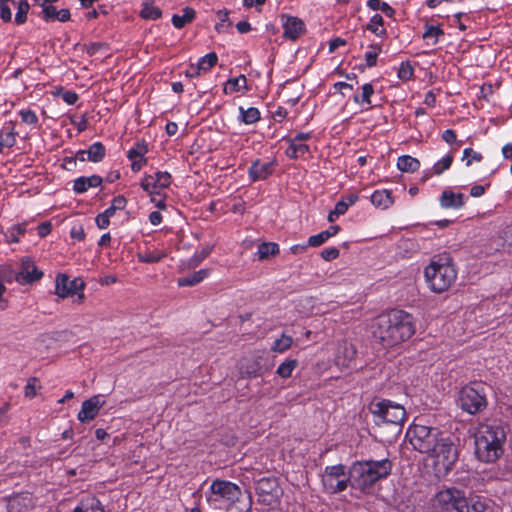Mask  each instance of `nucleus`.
Returning a JSON list of instances; mask_svg holds the SVG:
<instances>
[{"label":"nucleus","instance_id":"6e6552de","mask_svg":"<svg viewBox=\"0 0 512 512\" xmlns=\"http://www.w3.org/2000/svg\"><path fill=\"white\" fill-rule=\"evenodd\" d=\"M370 411L377 425L386 423L400 428L406 418V411L402 405L386 399L372 402Z\"/></svg>","mask_w":512,"mask_h":512},{"label":"nucleus","instance_id":"0eeeda50","mask_svg":"<svg viewBox=\"0 0 512 512\" xmlns=\"http://www.w3.org/2000/svg\"><path fill=\"white\" fill-rule=\"evenodd\" d=\"M242 492L240 487L227 480H214L208 492H206V500L210 507L222 510L229 508L235 503H239Z\"/></svg>","mask_w":512,"mask_h":512},{"label":"nucleus","instance_id":"c756f323","mask_svg":"<svg viewBox=\"0 0 512 512\" xmlns=\"http://www.w3.org/2000/svg\"><path fill=\"white\" fill-rule=\"evenodd\" d=\"M239 116L238 120L246 125H252L258 122L261 118L260 111L256 107H249L245 109L244 107H239Z\"/></svg>","mask_w":512,"mask_h":512},{"label":"nucleus","instance_id":"e2e57ef3","mask_svg":"<svg viewBox=\"0 0 512 512\" xmlns=\"http://www.w3.org/2000/svg\"><path fill=\"white\" fill-rule=\"evenodd\" d=\"M489 185H474L470 189V195L472 197H481Z\"/></svg>","mask_w":512,"mask_h":512},{"label":"nucleus","instance_id":"ea45409f","mask_svg":"<svg viewBox=\"0 0 512 512\" xmlns=\"http://www.w3.org/2000/svg\"><path fill=\"white\" fill-rule=\"evenodd\" d=\"M240 371L242 374H246L249 377H256L260 372V363L254 359L247 360L245 363L241 364Z\"/></svg>","mask_w":512,"mask_h":512},{"label":"nucleus","instance_id":"09e8293b","mask_svg":"<svg viewBox=\"0 0 512 512\" xmlns=\"http://www.w3.org/2000/svg\"><path fill=\"white\" fill-rule=\"evenodd\" d=\"M165 257L162 252H148L143 255H139V260L144 263H156L161 261Z\"/></svg>","mask_w":512,"mask_h":512},{"label":"nucleus","instance_id":"7c9ffc66","mask_svg":"<svg viewBox=\"0 0 512 512\" xmlns=\"http://www.w3.org/2000/svg\"><path fill=\"white\" fill-rule=\"evenodd\" d=\"M12 6L17 9L14 21L17 25H22L27 21L30 10V4L27 0H13Z\"/></svg>","mask_w":512,"mask_h":512},{"label":"nucleus","instance_id":"ddd939ff","mask_svg":"<svg viewBox=\"0 0 512 512\" xmlns=\"http://www.w3.org/2000/svg\"><path fill=\"white\" fill-rule=\"evenodd\" d=\"M43 271L39 270L30 257H23L20 260V270L16 274V280L20 284H31L43 277Z\"/></svg>","mask_w":512,"mask_h":512},{"label":"nucleus","instance_id":"1a4fd4ad","mask_svg":"<svg viewBox=\"0 0 512 512\" xmlns=\"http://www.w3.org/2000/svg\"><path fill=\"white\" fill-rule=\"evenodd\" d=\"M458 402L463 411L474 415L487 406L484 388L480 383L463 387L459 392Z\"/></svg>","mask_w":512,"mask_h":512},{"label":"nucleus","instance_id":"412c9836","mask_svg":"<svg viewBox=\"0 0 512 512\" xmlns=\"http://www.w3.org/2000/svg\"><path fill=\"white\" fill-rule=\"evenodd\" d=\"M103 182V179L99 175L81 176L74 180L73 191L76 194H83L90 188H97Z\"/></svg>","mask_w":512,"mask_h":512},{"label":"nucleus","instance_id":"37998d69","mask_svg":"<svg viewBox=\"0 0 512 512\" xmlns=\"http://www.w3.org/2000/svg\"><path fill=\"white\" fill-rule=\"evenodd\" d=\"M482 159V154L472 148H465L463 150L462 161L466 166H471L473 163H479Z\"/></svg>","mask_w":512,"mask_h":512},{"label":"nucleus","instance_id":"393cba45","mask_svg":"<svg viewBox=\"0 0 512 512\" xmlns=\"http://www.w3.org/2000/svg\"><path fill=\"white\" fill-rule=\"evenodd\" d=\"M209 275V269H200L190 275L180 277L177 284L180 287L194 286L202 282Z\"/></svg>","mask_w":512,"mask_h":512},{"label":"nucleus","instance_id":"79ce46f5","mask_svg":"<svg viewBox=\"0 0 512 512\" xmlns=\"http://www.w3.org/2000/svg\"><path fill=\"white\" fill-rule=\"evenodd\" d=\"M453 162V156L451 154L445 155L439 161H437L433 167L432 172L435 175H441L444 171L448 170Z\"/></svg>","mask_w":512,"mask_h":512},{"label":"nucleus","instance_id":"2f4dec72","mask_svg":"<svg viewBox=\"0 0 512 512\" xmlns=\"http://www.w3.org/2000/svg\"><path fill=\"white\" fill-rule=\"evenodd\" d=\"M279 253V246L274 242H264L258 246L257 257L259 260H266Z\"/></svg>","mask_w":512,"mask_h":512},{"label":"nucleus","instance_id":"4d7b16f0","mask_svg":"<svg viewBox=\"0 0 512 512\" xmlns=\"http://www.w3.org/2000/svg\"><path fill=\"white\" fill-rule=\"evenodd\" d=\"M150 195H151V202L154 203L158 209H160V210L166 209L165 195H162L160 193V191H155L154 194H150Z\"/></svg>","mask_w":512,"mask_h":512},{"label":"nucleus","instance_id":"7ed1b4c3","mask_svg":"<svg viewBox=\"0 0 512 512\" xmlns=\"http://www.w3.org/2000/svg\"><path fill=\"white\" fill-rule=\"evenodd\" d=\"M427 286L435 293L447 291L457 278V270L449 254L434 256L424 269Z\"/></svg>","mask_w":512,"mask_h":512},{"label":"nucleus","instance_id":"58836bf2","mask_svg":"<svg viewBox=\"0 0 512 512\" xmlns=\"http://www.w3.org/2000/svg\"><path fill=\"white\" fill-rule=\"evenodd\" d=\"M218 56L215 52L208 53L198 60L197 65L199 66L202 73L210 71V69L216 65Z\"/></svg>","mask_w":512,"mask_h":512},{"label":"nucleus","instance_id":"4c0bfd02","mask_svg":"<svg viewBox=\"0 0 512 512\" xmlns=\"http://www.w3.org/2000/svg\"><path fill=\"white\" fill-rule=\"evenodd\" d=\"M297 365L298 361L296 359H287L278 366L276 373L281 378H288Z\"/></svg>","mask_w":512,"mask_h":512},{"label":"nucleus","instance_id":"c85d7f7f","mask_svg":"<svg viewBox=\"0 0 512 512\" xmlns=\"http://www.w3.org/2000/svg\"><path fill=\"white\" fill-rule=\"evenodd\" d=\"M289 147L286 150V156L291 159H296L300 156H304L310 152V148L307 144L294 141L293 139H287Z\"/></svg>","mask_w":512,"mask_h":512},{"label":"nucleus","instance_id":"4be33fe9","mask_svg":"<svg viewBox=\"0 0 512 512\" xmlns=\"http://www.w3.org/2000/svg\"><path fill=\"white\" fill-rule=\"evenodd\" d=\"M72 512H105V510L98 498L87 496L79 501Z\"/></svg>","mask_w":512,"mask_h":512},{"label":"nucleus","instance_id":"5701e85b","mask_svg":"<svg viewBox=\"0 0 512 512\" xmlns=\"http://www.w3.org/2000/svg\"><path fill=\"white\" fill-rule=\"evenodd\" d=\"M370 199L375 207L382 210H386L394 204L392 192L386 189L374 191Z\"/></svg>","mask_w":512,"mask_h":512},{"label":"nucleus","instance_id":"052dcab7","mask_svg":"<svg viewBox=\"0 0 512 512\" xmlns=\"http://www.w3.org/2000/svg\"><path fill=\"white\" fill-rule=\"evenodd\" d=\"M36 384H37L36 378L29 379L27 385L24 388V393H25L26 397L33 398L36 395Z\"/></svg>","mask_w":512,"mask_h":512},{"label":"nucleus","instance_id":"6ab92c4d","mask_svg":"<svg viewBox=\"0 0 512 512\" xmlns=\"http://www.w3.org/2000/svg\"><path fill=\"white\" fill-rule=\"evenodd\" d=\"M468 197L462 193H456L450 189H445L439 199L440 206L444 209L462 208L467 201Z\"/></svg>","mask_w":512,"mask_h":512},{"label":"nucleus","instance_id":"b1692460","mask_svg":"<svg viewBox=\"0 0 512 512\" xmlns=\"http://www.w3.org/2000/svg\"><path fill=\"white\" fill-rule=\"evenodd\" d=\"M32 505V498L29 494H22L13 497L8 503L9 512H26Z\"/></svg>","mask_w":512,"mask_h":512},{"label":"nucleus","instance_id":"774afa93","mask_svg":"<svg viewBox=\"0 0 512 512\" xmlns=\"http://www.w3.org/2000/svg\"><path fill=\"white\" fill-rule=\"evenodd\" d=\"M359 199L358 194L350 193L342 197V201L347 204L348 207L354 205Z\"/></svg>","mask_w":512,"mask_h":512},{"label":"nucleus","instance_id":"de8ad7c7","mask_svg":"<svg viewBox=\"0 0 512 512\" xmlns=\"http://www.w3.org/2000/svg\"><path fill=\"white\" fill-rule=\"evenodd\" d=\"M414 73L413 67L408 62L401 63L399 69H398V77L403 80L407 81L412 78Z\"/></svg>","mask_w":512,"mask_h":512},{"label":"nucleus","instance_id":"39448f33","mask_svg":"<svg viewBox=\"0 0 512 512\" xmlns=\"http://www.w3.org/2000/svg\"><path fill=\"white\" fill-rule=\"evenodd\" d=\"M392 467V462L387 458L356 462L351 468L352 483L355 487L365 491L377 481L388 477Z\"/></svg>","mask_w":512,"mask_h":512},{"label":"nucleus","instance_id":"49530a36","mask_svg":"<svg viewBox=\"0 0 512 512\" xmlns=\"http://www.w3.org/2000/svg\"><path fill=\"white\" fill-rule=\"evenodd\" d=\"M22 122L28 125H36L38 123V117L33 110L22 109L18 112Z\"/></svg>","mask_w":512,"mask_h":512},{"label":"nucleus","instance_id":"f3484780","mask_svg":"<svg viewBox=\"0 0 512 512\" xmlns=\"http://www.w3.org/2000/svg\"><path fill=\"white\" fill-rule=\"evenodd\" d=\"M148 152V146L144 141L137 142L128 153L127 157L131 161V170L133 172H139L141 168L146 165L147 159L145 158Z\"/></svg>","mask_w":512,"mask_h":512},{"label":"nucleus","instance_id":"3c124183","mask_svg":"<svg viewBox=\"0 0 512 512\" xmlns=\"http://www.w3.org/2000/svg\"><path fill=\"white\" fill-rule=\"evenodd\" d=\"M58 10L52 4L44 12L39 13V17L45 22H53L56 20Z\"/></svg>","mask_w":512,"mask_h":512},{"label":"nucleus","instance_id":"603ef678","mask_svg":"<svg viewBox=\"0 0 512 512\" xmlns=\"http://www.w3.org/2000/svg\"><path fill=\"white\" fill-rule=\"evenodd\" d=\"M327 240H328L327 235L325 234L324 231H322L316 235L310 236L308 238V245L311 247H318V246L322 245L323 243H325Z\"/></svg>","mask_w":512,"mask_h":512},{"label":"nucleus","instance_id":"a18cd8bd","mask_svg":"<svg viewBox=\"0 0 512 512\" xmlns=\"http://www.w3.org/2000/svg\"><path fill=\"white\" fill-rule=\"evenodd\" d=\"M13 0H0V18L3 22L8 23L12 20V11L10 5Z\"/></svg>","mask_w":512,"mask_h":512},{"label":"nucleus","instance_id":"680f3d73","mask_svg":"<svg viewBox=\"0 0 512 512\" xmlns=\"http://www.w3.org/2000/svg\"><path fill=\"white\" fill-rule=\"evenodd\" d=\"M70 236L74 240L82 241L85 238V231L82 225L73 226L70 231Z\"/></svg>","mask_w":512,"mask_h":512},{"label":"nucleus","instance_id":"473e14b6","mask_svg":"<svg viewBox=\"0 0 512 512\" xmlns=\"http://www.w3.org/2000/svg\"><path fill=\"white\" fill-rule=\"evenodd\" d=\"M140 16L145 20H157L162 16V11L152 2H143Z\"/></svg>","mask_w":512,"mask_h":512},{"label":"nucleus","instance_id":"cd10ccee","mask_svg":"<svg viewBox=\"0 0 512 512\" xmlns=\"http://www.w3.org/2000/svg\"><path fill=\"white\" fill-rule=\"evenodd\" d=\"M397 168L405 173H413L420 168V161L410 155H402L397 159Z\"/></svg>","mask_w":512,"mask_h":512},{"label":"nucleus","instance_id":"f03ea898","mask_svg":"<svg viewBox=\"0 0 512 512\" xmlns=\"http://www.w3.org/2000/svg\"><path fill=\"white\" fill-rule=\"evenodd\" d=\"M415 322L411 314L404 310L392 309L373 319V337L385 348L395 347L412 337Z\"/></svg>","mask_w":512,"mask_h":512},{"label":"nucleus","instance_id":"2eb2a0df","mask_svg":"<svg viewBox=\"0 0 512 512\" xmlns=\"http://www.w3.org/2000/svg\"><path fill=\"white\" fill-rule=\"evenodd\" d=\"M171 184V175L167 171H158L155 175H145L141 182V188L149 194H154L158 189L167 188Z\"/></svg>","mask_w":512,"mask_h":512},{"label":"nucleus","instance_id":"c03bdc74","mask_svg":"<svg viewBox=\"0 0 512 512\" xmlns=\"http://www.w3.org/2000/svg\"><path fill=\"white\" fill-rule=\"evenodd\" d=\"M381 52L379 45H371L369 50L365 53V61L367 67H374L377 63V57Z\"/></svg>","mask_w":512,"mask_h":512},{"label":"nucleus","instance_id":"6e6d98bb","mask_svg":"<svg viewBox=\"0 0 512 512\" xmlns=\"http://www.w3.org/2000/svg\"><path fill=\"white\" fill-rule=\"evenodd\" d=\"M1 139L2 140L0 141V143H3V147L6 146L10 148L14 146L16 143V133L13 130H11L9 132L2 134Z\"/></svg>","mask_w":512,"mask_h":512},{"label":"nucleus","instance_id":"aec40b11","mask_svg":"<svg viewBox=\"0 0 512 512\" xmlns=\"http://www.w3.org/2000/svg\"><path fill=\"white\" fill-rule=\"evenodd\" d=\"M374 93L373 85L371 83H365L354 94L353 101L355 104L359 105L363 111H368L373 107L371 97Z\"/></svg>","mask_w":512,"mask_h":512},{"label":"nucleus","instance_id":"338daca9","mask_svg":"<svg viewBox=\"0 0 512 512\" xmlns=\"http://www.w3.org/2000/svg\"><path fill=\"white\" fill-rule=\"evenodd\" d=\"M210 253L209 249L203 250L201 254H196L193 258L190 260V266H196L198 265L203 259H205L208 254Z\"/></svg>","mask_w":512,"mask_h":512},{"label":"nucleus","instance_id":"9d476101","mask_svg":"<svg viewBox=\"0 0 512 512\" xmlns=\"http://www.w3.org/2000/svg\"><path fill=\"white\" fill-rule=\"evenodd\" d=\"M351 476L346 473L345 466L342 464L327 466L321 475V482L326 493L336 494L344 491L349 483Z\"/></svg>","mask_w":512,"mask_h":512},{"label":"nucleus","instance_id":"f704fd0d","mask_svg":"<svg viewBox=\"0 0 512 512\" xmlns=\"http://www.w3.org/2000/svg\"><path fill=\"white\" fill-rule=\"evenodd\" d=\"M384 20L380 14H375L371 17L367 24V29L374 33L376 36L383 37L386 35V29L383 27Z\"/></svg>","mask_w":512,"mask_h":512},{"label":"nucleus","instance_id":"bf43d9fd","mask_svg":"<svg viewBox=\"0 0 512 512\" xmlns=\"http://www.w3.org/2000/svg\"><path fill=\"white\" fill-rule=\"evenodd\" d=\"M111 216L107 215L105 212L98 214L95 218L96 225L99 229H105L110 225Z\"/></svg>","mask_w":512,"mask_h":512},{"label":"nucleus","instance_id":"bb28decb","mask_svg":"<svg viewBox=\"0 0 512 512\" xmlns=\"http://www.w3.org/2000/svg\"><path fill=\"white\" fill-rule=\"evenodd\" d=\"M196 12L191 7H185L182 9L181 14H174L172 16V24L175 28L181 29L186 24L192 22L195 18Z\"/></svg>","mask_w":512,"mask_h":512},{"label":"nucleus","instance_id":"f257e3e1","mask_svg":"<svg viewBox=\"0 0 512 512\" xmlns=\"http://www.w3.org/2000/svg\"><path fill=\"white\" fill-rule=\"evenodd\" d=\"M406 437L414 450L433 459L437 474L446 475L452 470L458 459L457 448L438 428L413 424Z\"/></svg>","mask_w":512,"mask_h":512},{"label":"nucleus","instance_id":"f8f14e48","mask_svg":"<svg viewBox=\"0 0 512 512\" xmlns=\"http://www.w3.org/2000/svg\"><path fill=\"white\" fill-rule=\"evenodd\" d=\"M85 283L80 278L70 281L66 274H58L55 281V294L64 299L70 295H74L82 291Z\"/></svg>","mask_w":512,"mask_h":512},{"label":"nucleus","instance_id":"dca6fc26","mask_svg":"<svg viewBox=\"0 0 512 512\" xmlns=\"http://www.w3.org/2000/svg\"><path fill=\"white\" fill-rule=\"evenodd\" d=\"M105 401L100 395H95L82 403L81 410L78 412L77 418L81 423L92 421L104 406Z\"/></svg>","mask_w":512,"mask_h":512},{"label":"nucleus","instance_id":"72a5a7b5","mask_svg":"<svg viewBox=\"0 0 512 512\" xmlns=\"http://www.w3.org/2000/svg\"><path fill=\"white\" fill-rule=\"evenodd\" d=\"M105 154V146L101 142H95L87 150V160L98 163L103 160Z\"/></svg>","mask_w":512,"mask_h":512},{"label":"nucleus","instance_id":"a19ab883","mask_svg":"<svg viewBox=\"0 0 512 512\" xmlns=\"http://www.w3.org/2000/svg\"><path fill=\"white\" fill-rule=\"evenodd\" d=\"M126 205V198L122 195H119L113 198L111 205L104 212L107 215L113 217L117 211L124 210Z\"/></svg>","mask_w":512,"mask_h":512},{"label":"nucleus","instance_id":"20e7f679","mask_svg":"<svg viewBox=\"0 0 512 512\" xmlns=\"http://www.w3.org/2000/svg\"><path fill=\"white\" fill-rule=\"evenodd\" d=\"M506 435L496 424H480L475 435L476 454L479 460L494 462L503 453Z\"/></svg>","mask_w":512,"mask_h":512},{"label":"nucleus","instance_id":"4468645a","mask_svg":"<svg viewBox=\"0 0 512 512\" xmlns=\"http://www.w3.org/2000/svg\"><path fill=\"white\" fill-rule=\"evenodd\" d=\"M277 165L278 163L275 159H256L252 162L251 166L248 169V177L252 182L266 180L274 173Z\"/></svg>","mask_w":512,"mask_h":512},{"label":"nucleus","instance_id":"a211bd4d","mask_svg":"<svg viewBox=\"0 0 512 512\" xmlns=\"http://www.w3.org/2000/svg\"><path fill=\"white\" fill-rule=\"evenodd\" d=\"M283 36L285 38L296 40L304 32V23L297 17L282 16Z\"/></svg>","mask_w":512,"mask_h":512},{"label":"nucleus","instance_id":"864d4df0","mask_svg":"<svg viewBox=\"0 0 512 512\" xmlns=\"http://www.w3.org/2000/svg\"><path fill=\"white\" fill-rule=\"evenodd\" d=\"M342 349H343V353H344V356H345L347 362H345V361L340 362V360H338V361L343 366H349V362L352 361L355 357V354H356L355 348L351 344H344ZM337 359H339V356L337 357Z\"/></svg>","mask_w":512,"mask_h":512},{"label":"nucleus","instance_id":"a878e982","mask_svg":"<svg viewBox=\"0 0 512 512\" xmlns=\"http://www.w3.org/2000/svg\"><path fill=\"white\" fill-rule=\"evenodd\" d=\"M247 79L245 75H239L238 77L230 78L224 86L225 94H232L240 91H248Z\"/></svg>","mask_w":512,"mask_h":512},{"label":"nucleus","instance_id":"423d86ee","mask_svg":"<svg viewBox=\"0 0 512 512\" xmlns=\"http://www.w3.org/2000/svg\"><path fill=\"white\" fill-rule=\"evenodd\" d=\"M435 504L443 510H456L457 512H484L485 502L479 497L466 498L463 493L454 488H447L435 495Z\"/></svg>","mask_w":512,"mask_h":512},{"label":"nucleus","instance_id":"69168bd1","mask_svg":"<svg viewBox=\"0 0 512 512\" xmlns=\"http://www.w3.org/2000/svg\"><path fill=\"white\" fill-rule=\"evenodd\" d=\"M503 240V245L506 246L510 251H512V226L508 227L505 230Z\"/></svg>","mask_w":512,"mask_h":512},{"label":"nucleus","instance_id":"8fccbe9b","mask_svg":"<svg viewBox=\"0 0 512 512\" xmlns=\"http://www.w3.org/2000/svg\"><path fill=\"white\" fill-rule=\"evenodd\" d=\"M26 231L25 224H17L9 230V238L11 242H18L19 237L22 236Z\"/></svg>","mask_w":512,"mask_h":512},{"label":"nucleus","instance_id":"5fc2aeb1","mask_svg":"<svg viewBox=\"0 0 512 512\" xmlns=\"http://www.w3.org/2000/svg\"><path fill=\"white\" fill-rule=\"evenodd\" d=\"M339 249L336 247H328L322 250L321 257L326 261H332L339 256Z\"/></svg>","mask_w":512,"mask_h":512},{"label":"nucleus","instance_id":"e433bc0d","mask_svg":"<svg viewBox=\"0 0 512 512\" xmlns=\"http://www.w3.org/2000/svg\"><path fill=\"white\" fill-rule=\"evenodd\" d=\"M293 344V338L289 335L282 334V336L276 339L271 346V350L278 353H283L291 348Z\"/></svg>","mask_w":512,"mask_h":512},{"label":"nucleus","instance_id":"9b49d317","mask_svg":"<svg viewBox=\"0 0 512 512\" xmlns=\"http://www.w3.org/2000/svg\"><path fill=\"white\" fill-rule=\"evenodd\" d=\"M256 494L259 503L269 508H274L280 503L283 491L279 486L277 478L263 477L256 483Z\"/></svg>","mask_w":512,"mask_h":512},{"label":"nucleus","instance_id":"13d9d810","mask_svg":"<svg viewBox=\"0 0 512 512\" xmlns=\"http://www.w3.org/2000/svg\"><path fill=\"white\" fill-rule=\"evenodd\" d=\"M63 101L67 103L68 105H73L78 100V94L71 90H65L60 93Z\"/></svg>","mask_w":512,"mask_h":512},{"label":"nucleus","instance_id":"0e129e2a","mask_svg":"<svg viewBox=\"0 0 512 512\" xmlns=\"http://www.w3.org/2000/svg\"><path fill=\"white\" fill-rule=\"evenodd\" d=\"M442 139L448 143V144H453L456 142V133L454 130L452 129H447L445 131H443L442 133Z\"/></svg>","mask_w":512,"mask_h":512},{"label":"nucleus","instance_id":"c9c22d12","mask_svg":"<svg viewBox=\"0 0 512 512\" xmlns=\"http://www.w3.org/2000/svg\"><path fill=\"white\" fill-rule=\"evenodd\" d=\"M444 35V31L439 26L425 25L423 38L428 44L435 45L440 36Z\"/></svg>","mask_w":512,"mask_h":512}]
</instances>
